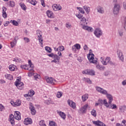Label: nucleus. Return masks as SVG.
Listing matches in <instances>:
<instances>
[{
  "instance_id": "f257e3e1",
  "label": "nucleus",
  "mask_w": 126,
  "mask_h": 126,
  "mask_svg": "<svg viewBox=\"0 0 126 126\" xmlns=\"http://www.w3.org/2000/svg\"><path fill=\"white\" fill-rule=\"evenodd\" d=\"M95 90H96V91L99 93H100V94L105 95L106 98H107L108 100V104H112V102H113V95L108 93V91H107V90L98 86L95 87Z\"/></svg>"
},
{
  "instance_id": "f03ea898",
  "label": "nucleus",
  "mask_w": 126,
  "mask_h": 126,
  "mask_svg": "<svg viewBox=\"0 0 126 126\" xmlns=\"http://www.w3.org/2000/svg\"><path fill=\"white\" fill-rule=\"evenodd\" d=\"M100 62L102 63L103 65H107V64L114 65V63L111 61V57H106L105 59L104 57H101Z\"/></svg>"
},
{
  "instance_id": "7ed1b4c3",
  "label": "nucleus",
  "mask_w": 126,
  "mask_h": 126,
  "mask_svg": "<svg viewBox=\"0 0 126 126\" xmlns=\"http://www.w3.org/2000/svg\"><path fill=\"white\" fill-rule=\"evenodd\" d=\"M29 64L21 65L20 67L22 69H27L28 70H33L34 65L32 63L31 60L28 61Z\"/></svg>"
},
{
  "instance_id": "20e7f679",
  "label": "nucleus",
  "mask_w": 126,
  "mask_h": 126,
  "mask_svg": "<svg viewBox=\"0 0 126 126\" xmlns=\"http://www.w3.org/2000/svg\"><path fill=\"white\" fill-rule=\"evenodd\" d=\"M91 52H92V50L90 49L89 54L87 55L88 59L91 63H96L97 58H94L95 56Z\"/></svg>"
},
{
  "instance_id": "39448f33",
  "label": "nucleus",
  "mask_w": 126,
  "mask_h": 126,
  "mask_svg": "<svg viewBox=\"0 0 126 126\" xmlns=\"http://www.w3.org/2000/svg\"><path fill=\"white\" fill-rule=\"evenodd\" d=\"M15 85H16V87L19 90H22L23 88H24V84L21 82V80L20 79H17Z\"/></svg>"
},
{
  "instance_id": "423d86ee",
  "label": "nucleus",
  "mask_w": 126,
  "mask_h": 126,
  "mask_svg": "<svg viewBox=\"0 0 126 126\" xmlns=\"http://www.w3.org/2000/svg\"><path fill=\"white\" fill-rule=\"evenodd\" d=\"M104 105L105 106L106 108H108V109H112V110H115V109H117V105L115 104H110L107 102V99H104Z\"/></svg>"
},
{
  "instance_id": "0eeeda50",
  "label": "nucleus",
  "mask_w": 126,
  "mask_h": 126,
  "mask_svg": "<svg viewBox=\"0 0 126 126\" xmlns=\"http://www.w3.org/2000/svg\"><path fill=\"white\" fill-rule=\"evenodd\" d=\"M45 80L47 83L51 84V85H55L57 83V80L52 77H46Z\"/></svg>"
},
{
  "instance_id": "6e6552de",
  "label": "nucleus",
  "mask_w": 126,
  "mask_h": 126,
  "mask_svg": "<svg viewBox=\"0 0 126 126\" xmlns=\"http://www.w3.org/2000/svg\"><path fill=\"white\" fill-rule=\"evenodd\" d=\"M87 109H88V110H90L91 107L89 105H88V104H86L85 105L80 108L79 112L80 113H82L83 114H85Z\"/></svg>"
},
{
  "instance_id": "1a4fd4ad",
  "label": "nucleus",
  "mask_w": 126,
  "mask_h": 126,
  "mask_svg": "<svg viewBox=\"0 0 126 126\" xmlns=\"http://www.w3.org/2000/svg\"><path fill=\"white\" fill-rule=\"evenodd\" d=\"M94 34L96 37V38H100V36L103 35V32L101 29L96 28L94 30Z\"/></svg>"
},
{
  "instance_id": "9d476101",
  "label": "nucleus",
  "mask_w": 126,
  "mask_h": 126,
  "mask_svg": "<svg viewBox=\"0 0 126 126\" xmlns=\"http://www.w3.org/2000/svg\"><path fill=\"white\" fill-rule=\"evenodd\" d=\"M37 36L38 37V40L40 44L41 47L43 46V37L42 36V32L40 31H37Z\"/></svg>"
},
{
  "instance_id": "9b49d317",
  "label": "nucleus",
  "mask_w": 126,
  "mask_h": 126,
  "mask_svg": "<svg viewBox=\"0 0 126 126\" xmlns=\"http://www.w3.org/2000/svg\"><path fill=\"white\" fill-rule=\"evenodd\" d=\"M83 74H87L88 75H95V71L93 69H86L82 71Z\"/></svg>"
},
{
  "instance_id": "f8f14e48",
  "label": "nucleus",
  "mask_w": 126,
  "mask_h": 126,
  "mask_svg": "<svg viewBox=\"0 0 126 126\" xmlns=\"http://www.w3.org/2000/svg\"><path fill=\"white\" fill-rule=\"evenodd\" d=\"M121 6L119 4H115L113 8V13L115 15L119 14Z\"/></svg>"
},
{
  "instance_id": "ddd939ff",
  "label": "nucleus",
  "mask_w": 126,
  "mask_h": 126,
  "mask_svg": "<svg viewBox=\"0 0 126 126\" xmlns=\"http://www.w3.org/2000/svg\"><path fill=\"white\" fill-rule=\"evenodd\" d=\"M10 103L14 107H19V106H20V105H21V101H20V100L17 99V100H15V101L13 100L11 101Z\"/></svg>"
},
{
  "instance_id": "4468645a",
  "label": "nucleus",
  "mask_w": 126,
  "mask_h": 126,
  "mask_svg": "<svg viewBox=\"0 0 126 126\" xmlns=\"http://www.w3.org/2000/svg\"><path fill=\"white\" fill-rule=\"evenodd\" d=\"M80 49H81V46L79 43H76L72 47V51L75 52V53H76L77 50L79 51Z\"/></svg>"
},
{
  "instance_id": "2eb2a0df",
  "label": "nucleus",
  "mask_w": 126,
  "mask_h": 126,
  "mask_svg": "<svg viewBox=\"0 0 126 126\" xmlns=\"http://www.w3.org/2000/svg\"><path fill=\"white\" fill-rule=\"evenodd\" d=\"M33 123L32 119L30 118H27L24 119V124L25 126H28L29 125H32Z\"/></svg>"
},
{
  "instance_id": "dca6fc26",
  "label": "nucleus",
  "mask_w": 126,
  "mask_h": 126,
  "mask_svg": "<svg viewBox=\"0 0 126 126\" xmlns=\"http://www.w3.org/2000/svg\"><path fill=\"white\" fill-rule=\"evenodd\" d=\"M117 56L121 62H124V54H123V52H122V51L120 50H117Z\"/></svg>"
},
{
  "instance_id": "f3484780",
  "label": "nucleus",
  "mask_w": 126,
  "mask_h": 126,
  "mask_svg": "<svg viewBox=\"0 0 126 126\" xmlns=\"http://www.w3.org/2000/svg\"><path fill=\"white\" fill-rule=\"evenodd\" d=\"M29 105H30V110L31 111L32 115H36V110H35V107L33 105V104L30 102Z\"/></svg>"
},
{
  "instance_id": "a211bd4d",
  "label": "nucleus",
  "mask_w": 126,
  "mask_h": 126,
  "mask_svg": "<svg viewBox=\"0 0 126 126\" xmlns=\"http://www.w3.org/2000/svg\"><path fill=\"white\" fill-rule=\"evenodd\" d=\"M67 103L71 108H72V109H76V103H75V102H73L72 100H70V99H68Z\"/></svg>"
},
{
  "instance_id": "6ab92c4d",
  "label": "nucleus",
  "mask_w": 126,
  "mask_h": 126,
  "mask_svg": "<svg viewBox=\"0 0 126 126\" xmlns=\"http://www.w3.org/2000/svg\"><path fill=\"white\" fill-rule=\"evenodd\" d=\"M52 8L54 11H58L62 10V6L59 4H54L52 5Z\"/></svg>"
},
{
  "instance_id": "aec40b11",
  "label": "nucleus",
  "mask_w": 126,
  "mask_h": 126,
  "mask_svg": "<svg viewBox=\"0 0 126 126\" xmlns=\"http://www.w3.org/2000/svg\"><path fill=\"white\" fill-rule=\"evenodd\" d=\"M14 117L15 120H17V121H20V120H21V115L19 111H15L14 112Z\"/></svg>"
},
{
  "instance_id": "412c9836",
  "label": "nucleus",
  "mask_w": 126,
  "mask_h": 126,
  "mask_svg": "<svg viewBox=\"0 0 126 126\" xmlns=\"http://www.w3.org/2000/svg\"><path fill=\"white\" fill-rule=\"evenodd\" d=\"M53 59L54 60L51 61V63H60V60H61V58L56 54H55L54 57H53Z\"/></svg>"
},
{
  "instance_id": "4be33fe9",
  "label": "nucleus",
  "mask_w": 126,
  "mask_h": 126,
  "mask_svg": "<svg viewBox=\"0 0 126 126\" xmlns=\"http://www.w3.org/2000/svg\"><path fill=\"white\" fill-rule=\"evenodd\" d=\"M98 63L97 61L96 63H94V64L95 65L96 68H97V69H99V70H104V69L105 68V66L102 65H100L98 63Z\"/></svg>"
},
{
  "instance_id": "5701e85b",
  "label": "nucleus",
  "mask_w": 126,
  "mask_h": 126,
  "mask_svg": "<svg viewBox=\"0 0 126 126\" xmlns=\"http://www.w3.org/2000/svg\"><path fill=\"white\" fill-rule=\"evenodd\" d=\"M35 94V92L33 90H31L29 91L28 94H25L24 95V97H32Z\"/></svg>"
},
{
  "instance_id": "b1692460",
  "label": "nucleus",
  "mask_w": 126,
  "mask_h": 126,
  "mask_svg": "<svg viewBox=\"0 0 126 126\" xmlns=\"http://www.w3.org/2000/svg\"><path fill=\"white\" fill-rule=\"evenodd\" d=\"M46 15L49 18H55V16L54 15V13L51 10H47L46 11Z\"/></svg>"
},
{
  "instance_id": "393cba45",
  "label": "nucleus",
  "mask_w": 126,
  "mask_h": 126,
  "mask_svg": "<svg viewBox=\"0 0 126 126\" xmlns=\"http://www.w3.org/2000/svg\"><path fill=\"white\" fill-rule=\"evenodd\" d=\"M2 17H3V18H6V17H7V14L6 13V10H7V8L6 7L3 6L2 7Z\"/></svg>"
},
{
  "instance_id": "a878e982",
  "label": "nucleus",
  "mask_w": 126,
  "mask_h": 126,
  "mask_svg": "<svg viewBox=\"0 0 126 126\" xmlns=\"http://www.w3.org/2000/svg\"><path fill=\"white\" fill-rule=\"evenodd\" d=\"M93 124L94 125H95L96 126H106V125H105L103 122L97 121H93Z\"/></svg>"
},
{
  "instance_id": "bb28decb",
  "label": "nucleus",
  "mask_w": 126,
  "mask_h": 126,
  "mask_svg": "<svg viewBox=\"0 0 126 126\" xmlns=\"http://www.w3.org/2000/svg\"><path fill=\"white\" fill-rule=\"evenodd\" d=\"M57 113L59 115V116L63 119V120H65V118H66V115L65 114L61 111H57Z\"/></svg>"
},
{
  "instance_id": "cd10ccee",
  "label": "nucleus",
  "mask_w": 126,
  "mask_h": 126,
  "mask_svg": "<svg viewBox=\"0 0 126 126\" xmlns=\"http://www.w3.org/2000/svg\"><path fill=\"white\" fill-rule=\"evenodd\" d=\"M14 116L12 114L10 115L9 118V121L11 123V125L12 126H14L15 124V121H14Z\"/></svg>"
},
{
  "instance_id": "c85d7f7f",
  "label": "nucleus",
  "mask_w": 126,
  "mask_h": 126,
  "mask_svg": "<svg viewBox=\"0 0 126 126\" xmlns=\"http://www.w3.org/2000/svg\"><path fill=\"white\" fill-rule=\"evenodd\" d=\"M9 69L11 71H14L17 69V67L14 64H11L9 66Z\"/></svg>"
},
{
  "instance_id": "c756f323",
  "label": "nucleus",
  "mask_w": 126,
  "mask_h": 126,
  "mask_svg": "<svg viewBox=\"0 0 126 126\" xmlns=\"http://www.w3.org/2000/svg\"><path fill=\"white\" fill-rule=\"evenodd\" d=\"M118 34L120 37L124 36V30L122 29H119L118 30Z\"/></svg>"
},
{
  "instance_id": "7c9ffc66",
  "label": "nucleus",
  "mask_w": 126,
  "mask_h": 126,
  "mask_svg": "<svg viewBox=\"0 0 126 126\" xmlns=\"http://www.w3.org/2000/svg\"><path fill=\"white\" fill-rule=\"evenodd\" d=\"M97 11L99 13H104V9L100 6L97 7Z\"/></svg>"
},
{
  "instance_id": "2f4dec72",
  "label": "nucleus",
  "mask_w": 126,
  "mask_h": 126,
  "mask_svg": "<svg viewBox=\"0 0 126 126\" xmlns=\"http://www.w3.org/2000/svg\"><path fill=\"white\" fill-rule=\"evenodd\" d=\"M88 94H86L82 96L83 102H85L88 99Z\"/></svg>"
},
{
  "instance_id": "473e14b6",
  "label": "nucleus",
  "mask_w": 126,
  "mask_h": 126,
  "mask_svg": "<svg viewBox=\"0 0 126 126\" xmlns=\"http://www.w3.org/2000/svg\"><path fill=\"white\" fill-rule=\"evenodd\" d=\"M33 76L34 77L35 79H36V80L37 79H41V76H40L37 73H33Z\"/></svg>"
},
{
  "instance_id": "72a5a7b5",
  "label": "nucleus",
  "mask_w": 126,
  "mask_h": 126,
  "mask_svg": "<svg viewBox=\"0 0 126 126\" xmlns=\"http://www.w3.org/2000/svg\"><path fill=\"white\" fill-rule=\"evenodd\" d=\"M28 2H30V3H31L32 5H36L37 4V1L36 0H28Z\"/></svg>"
},
{
  "instance_id": "f704fd0d",
  "label": "nucleus",
  "mask_w": 126,
  "mask_h": 126,
  "mask_svg": "<svg viewBox=\"0 0 126 126\" xmlns=\"http://www.w3.org/2000/svg\"><path fill=\"white\" fill-rule=\"evenodd\" d=\"M56 51L57 52H63V51H64V47L63 46H59L56 49Z\"/></svg>"
},
{
  "instance_id": "c9c22d12",
  "label": "nucleus",
  "mask_w": 126,
  "mask_h": 126,
  "mask_svg": "<svg viewBox=\"0 0 126 126\" xmlns=\"http://www.w3.org/2000/svg\"><path fill=\"white\" fill-rule=\"evenodd\" d=\"M19 5L21 6L22 9H23V10H26L27 9V7H26V5H25V4L23 3H19Z\"/></svg>"
},
{
  "instance_id": "e433bc0d",
  "label": "nucleus",
  "mask_w": 126,
  "mask_h": 126,
  "mask_svg": "<svg viewBox=\"0 0 126 126\" xmlns=\"http://www.w3.org/2000/svg\"><path fill=\"white\" fill-rule=\"evenodd\" d=\"M83 7L86 12L87 13H89V12H90V7H89L88 6L85 5Z\"/></svg>"
},
{
  "instance_id": "4c0bfd02",
  "label": "nucleus",
  "mask_w": 126,
  "mask_h": 126,
  "mask_svg": "<svg viewBox=\"0 0 126 126\" xmlns=\"http://www.w3.org/2000/svg\"><path fill=\"white\" fill-rule=\"evenodd\" d=\"M77 9H78L80 13H82V14H84L85 13V12L84 11L83 8L80 7H77Z\"/></svg>"
},
{
  "instance_id": "58836bf2",
  "label": "nucleus",
  "mask_w": 126,
  "mask_h": 126,
  "mask_svg": "<svg viewBox=\"0 0 126 126\" xmlns=\"http://www.w3.org/2000/svg\"><path fill=\"white\" fill-rule=\"evenodd\" d=\"M10 23H12V24H13V25H14V26H18V22H17V21H16L15 20H11L10 21Z\"/></svg>"
},
{
  "instance_id": "ea45409f",
  "label": "nucleus",
  "mask_w": 126,
  "mask_h": 126,
  "mask_svg": "<svg viewBox=\"0 0 126 126\" xmlns=\"http://www.w3.org/2000/svg\"><path fill=\"white\" fill-rule=\"evenodd\" d=\"M126 105L120 106L119 107V110H120L121 112H124V111H126Z\"/></svg>"
},
{
  "instance_id": "a19ab883",
  "label": "nucleus",
  "mask_w": 126,
  "mask_h": 126,
  "mask_svg": "<svg viewBox=\"0 0 126 126\" xmlns=\"http://www.w3.org/2000/svg\"><path fill=\"white\" fill-rule=\"evenodd\" d=\"M83 80H84V81L87 82V83H89V84H91V83H92V81H91L90 80V79H89V78H84Z\"/></svg>"
},
{
  "instance_id": "79ce46f5",
  "label": "nucleus",
  "mask_w": 126,
  "mask_h": 126,
  "mask_svg": "<svg viewBox=\"0 0 126 126\" xmlns=\"http://www.w3.org/2000/svg\"><path fill=\"white\" fill-rule=\"evenodd\" d=\"M63 96V92H58L56 94V97L57 98H61Z\"/></svg>"
},
{
  "instance_id": "37998d69",
  "label": "nucleus",
  "mask_w": 126,
  "mask_h": 126,
  "mask_svg": "<svg viewBox=\"0 0 126 126\" xmlns=\"http://www.w3.org/2000/svg\"><path fill=\"white\" fill-rule=\"evenodd\" d=\"M8 4L11 7H13L15 5V3L13 1H9Z\"/></svg>"
},
{
  "instance_id": "c03bdc74",
  "label": "nucleus",
  "mask_w": 126,
  "mask_h": 126,
  "mask_svg": "<svg viewBox=\"0 0 126 126\" xmlns=\"http://www.w3.org/2000/svg\"><path fill=\"white\" fill-rule=\"evenodd\" d=\"M39 125L40 126H47L46 125V123H45V121H44V120H41L40 121H39Z\"/></svg>"
},
{
  "instance_id": "a18cd8bd",
  "label": "nucleus",
  "mask_w": 126,
  "mask_h": 126,
  "mask_svg": "<svg viewBox=\"0 0 126 126\" xmlns=\"http://www.w3.org/2000/svg\"><path fill=\"white\" fill-rule=\"evenodd\" d=\"M45 51H47L48 53H52V48L51 47L46 46L45 47Z\"/></svg>"
},
{
  "instance_id": "49530a36",
  "label": "nucleus",
  "mask_w": 126,
  "mask_h": 126,
  "mask_svg": "<svg viewBox=\"0 0 126 126\" xmlns=\"http://www.w3.org/2000/svg\"><path fill=\"white\" fill-rule=\"evenodd\" d=\"M122 22L123 25H126V16L122 17Z\"/></svg>"
},
{
  "instance_id": "de8ad7c7",
  "label": "nucleus",
  "mask_w": 126,
  "mask_h": 126,
  "mask_svg": "<svg viewBox=\"0 0 126 126\" xmlns=\"http://www.w3.org/2000/svg\"><path fill=\"white\" fill-rule=\"evenodd\" d=\"M80 20H81V24L82 25H83V24H84L85 22H86V19H85V18L83 17L80 19Z\"/></svg>"
},
{
  "instance_id": "09e8293b",
  "label": "nucleus",
  "mask_w": 126,
  "mask_h": 126,
  "mask_svg": "<svg viewBox=\"0 0 126 126\" xmlns=\"http://www.w3.org/2000/svg\"><path fill=\"white\" fill-rule=\"evenodd\" d=\"M49 126H58L57 123L54 121H49Z\"/></svg>"
},
{
  "instance_id": "8fccbe9b",
  "label": "nucleus",
  "mask_w": 126,
  "mask_h": 126,
  "mask_svg": "<svg viewBox=\"0 0 126 126\" xmlns=\"http://www.w3.org/2000/svg\"><path fill=\"white\" fill-rule=\"evenodd\" d=\"M11 48H13L16 45V40L15 39L14 41L10 42Z\"/></svg>"
},
{
  "instance_id": "3c124183",
  "label": "nucleus",
  "mask_w": 126,
  "mask_h": 126,
  "mask_svg": "<svg viewBox=\"0 0 126 126\" xmlns=\"http://www.w3.org/2000/svg\"><path fill=\"white\" fill-rule=\"evenodd\" d=\"M91 113V115L94 117H96L97 116V113L96 112V110L94 109H93Z\"/></svg>"
},
{
  "instance_id": "603ef678",
  "label": "nucleus",
  "mask_w": 126,
  "mask_h": 126,
  "mask_svg": "<svg viewBox=\"0 0 126 126\" xmlns=\"http://www.w3.org/2000/svg\"><path fill=\"white\" fill-rule=\"evenodd\" d=\"M97 102L99 103V104L100 106H102V105H103V104H104V100H102L101 99H99L97 101Z\"/></svg>"
},
{
  "instance_id": "864d4df0",
  "label": "nucleus",
  "mask_w": 126,
  "mask_h": 126,
  "mask_svg": "<svg viewBox=\"0 0 126 126\" xmlns=\"http://www.w3.org/2000/svg\"><path fill=\"white\" fill-rule=\"evenodd\" d=\"M13 62H15L16 63H20V59L18 58H15V59H13Z\"/></svg>"
},
{
  "instance_id": "5fc2aeb1",
  "label": "nucleus",
  "mask_w": 126,
  "mask_h": 126,
  "mask_svg": "<svg viewBox=\"0 0 126 126\" xmlns=\"http://www.w3.org/2000/svg\"><path fill=\"white\" fill-rule=\"evenodd\" d=\"M7 79H9V80H12L13 79V77H12V75L10 74H8L7 76Z\"/></svg>"
},
{
  "instance_id": "6e6d98bb",
  "label": "nucleus",
  "mask_w": 126,
  "mask_h": 126,
  "mask_svg": "<svg viewBox=\"0 0 126 126\" xmlns=\"http://www.w3.org/2000/svg\"><path fill=\"white\" fill-rule=\"evenodd\" d=\"M75 16H76V17H77V18H78L80 20L83 17V16L79 14H76Z\"/></svg>"
},
{
  "instance_id": "4d7b16f0",
  "label": "nucleus",
  "mask_w": 126,
  "mask_h": 126,
  "mask_svg": "<svg viewBox=\"0 0 126 126\" xmlns=\"http://www.w3.org/2000/svg\"><path fill=\"white\" fill-rule=\"evenodd\" d=\"M83 49L84 51H88V50H89V47H88L87 45L85 44L83 46Z\"/></svg>"
},
{
  "instance_id": "13d9d810",
  "label": "nucleus",
  "mask_w": 126,
  "mask_h": 126,
  "mask_svg": "<svg viewBox=\"0 0 126 126\" xmlns=\"http://www.w3.org/2000/svg\"><path fill=\"white\" fill-rule=\"evenodd\" d=\"M87 31H88L89 32H93V28H92V27H88V29H87Z\"/></svg>"
},
{
  "instance_id": "bf43d9fd",
  "label": "nucleus",
  "mask_w": 126,
  "mask_h": 126,
  "mask_svg": "<svg viewBox=\"0 0 126 126\" xmlns=\"http://www.w3.org/2000/svg\"><path fill=\"white\" fill-rule=\"evenodd\" d=\"M0 111L1 112L4 111V106H3V105H2L1 104H0Z\"/></svg>"
},
{
  "instance_id": "052dcab7",
  "label": "nucleus",
  "mask_w": 126,
  "mask_h": 126,
  "mask_svg": "<svg viewBox=\"0 0 126 126\" xmlns=\"http://www.w3.org/2000/svg\"><path fill=\"white\" fill-rule=\"evenodd\" d=\"M24 40L26 43H29V42H30V39L27 37H24Z\"/></svg>"
},
{
  "instance_id": "680f3d73",
  "label": "nucleus",
  "mask_w": 126,
  "mask_h": 126,
  "mask_svg": "<svg viewBox=\"0 0 126 126\" xmlns=\"http://www.w3.org/2000/svg\"><path fill=\"white\" fill-rule=\"evenodd\" d=\"M66 27L68 29H70V28H71V25L70 24L67 23L66 24Z\"/></svg>"
},
{
  "instance_id": "e2e57ef3",
  "label": "nucleus",
  "mask_w": 126,
  "mask_h": 126,
  "mask_svg": "<svg viewBox=\"0 0 126 126\" xmlns=\"http://www.w3.org/2000/svg\"><path fill=\"white\" fill-rule=\"evenodd\" d=\"M41 3V5L43 6V7H45L46 5H45V0H40Z\"/></svg>"
},
{
  "instance_id": "0e129e2a",
  "label": "nucleus",
  "mask_w": 126,
  "mask_h": 126,
  "mask_svg": "<svg viewBox=\"0 0 126 126\" xmlns=\"http://www.w3.org/2000/svg\"><path fill=\"white\" fill-rule=\"evenodd\" d=\"M55 55L56 54H54V53H51L47 55L48 57H50V58H52V59L55 57Z\"/></svg>"
},
{
  "instance_id": "69168bd1",
  "label": "nucleus",
  "mask_w": 126,
  "mask_h": 126,
  "mask_svg": "<svg viewBox=\"0 0 126 126\" xmlns=\"http://www.w3.org/2000/svg\"><path fill=\"white\" fill-rule=\"evenodd\" d=\"M9 23H10V22L6 21L4 23V26L5 27H6V26H8V24H9Z\"/></svg>"
},
{
  "instance_id": "338daca9",
  "label": "nucleus",
  "mask_w": 126,
  "mask_h": 126,
  "mask_svg": "<svg viewBox=\"0 0 126 126\" xmlns=\"http://www.w3.org/2000/svg\"><path fill=\"white\" fill-rule=\"evenodd\" d=\"M122 126H126V120H123L122 121Z\"/></svg>"
},
{
  "instance_id": "774afa93",
  "label": "nucleus",
  "mask_w": 126,
  "mask_h": 126,
  "mask_svg": "<svg viewBox=\"0 0 126 126\" xmlns=\"http://www.w3.org/2000/svg\"><path fill=\"white\" fill-rule=\"evenodd\" d=\"M121 84H122V85H123V86H126V79L123 80V81L122 82Z\"/></svg>"
}]
</instances>
